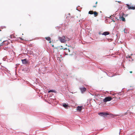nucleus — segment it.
<instances>
[{"label":"nucleus","mask_w":135,"mask_h":135,"mask_svg":"<svg viewBox=\"0 0 135 135\" xmlns=\"http://www.w3.org/2000/svg\"><path fill=\"white\" fill-rule=\"evenodd\" d=\"M97 3H98V2H97H97H95V4H96Z\"/></svg>","instance_id":"obj_21"},{"label":"nucleus","mask_w":135,"mask_h":135,"mask_svg":"<svg viewBox=\"0 0 135 135\" xmlns=\"http://www.w3.org/2000/svg\"><path fill=\"white\" fill-rule=\"evenodd\" d=\"M118 2V3H120V2H119V1Z\"/></svg>","instance_id":"obj_26"},{"label":"nucleus","mask_w":135,"mask_h":135,"mask_svg":"<svg viewBox=\"0 0 135 135\" xmlns=\"http://www.w3.org/2000/svg\"><path fill=\"white\" fill-rule=\"evenodd\" d=\"M88 13L90 15L94 14V17H96L98 15V13L96 11L93 12V11H89Z\"/></svg>","instance_id":"obj_3"},{"label":"nucleus","mask_w":135,"mask_h":135,"mask_svg":"<svg viewBox=\"0 0 135 135\" xmlns=\"http://www.w3.org/2000/svg\"><path fill=\"white\" fill-rule=\"evenodd\" d=\"M97 5H95V6H93V7L96 8V7H97Z\"/></svg>","instance_id":"obj_19"},{"label":"nucleus","mask_w":135,"mask_h":135,"mask_svg":"<svg viewBox=\"0 0 135 135\" xmlns=\"http://www.w3.org/2000/svg\"><path fill=\"white\" fill-rule=\"evenodd\" d=\"M58 39L61 43H65L66 41L69 40V39L68 38L65 36L59 37Z\"/></svg>","instance_id":"obj_1"},{"label":"nucleus","mask_w":135,"mask_h":135,"mask_svg":"<svg viewBox=\"0 0 135 135\" xmlns=\"http://www.w3.org/2000/svg\"><path fill=\"white\" fill-rule=\"evenodd\" d=\"M110 33L108 32H105L102 33L101 32H100L99 34H109Z\"/></svg>","instance_id":"obj_12"},{"label":"nucleus","mask_w":135,"mask_h":135,"mask_svg":"<svg viewBox=\"0 0 135 135\" xmlns=\"http://www.w3.org/2000/svg\"><path fill=\"white\" fill-rule=\"evenodd\" d=\"M45 38L47 40L49 41V43H50L51 42V38H50V37H46Z\"/></svg>","instance_id":"obj_11"},{"label":"nucleus","mask_w":135,"mask_h":135,"mask_svg":"<svg viewBox=\"0 0 135 135\" xmlns=\"http://www.w3.org/2000/svg\"><path fill=\"white\" fill-rule=\"evenodd\" d=\"M63 106L65 108V107H67L68 105H67V104H63Z\"/></svg>","instance_id":"obj_17"},{"label":"nucleus","mask_w":135,"mask_h":135,"mask_svg":"<svg viewBox=\"0 0 135 135\" xmlns=\"http://www.w3.org/2000/svg\"><path fill=\"white\" fill-rule=\"evenodd\" d=\"M80 89L82 93H83L86 90V88L84 87L80 88Z\"/></svg>","instance_id":"obj_8"},{"label":"nucleus","mask_w":135,"mask_h":135,"mask_svg":"<svg viewBox=\"0 0 135 135\" xmlns=\"http://www.w3.org/2000/svg\"><path fill=\"white\" fill-rule=\"evenodd\" d=\"M20 38V39L21 40H22V38Z\"/></svg>","instance_id":"obj_27"},{"label":"nucleus","mask_w":135,"mask_h":135,"mask_svg":"<svg viewBox=\"0 0 135 135\" xmlns=\"http://www.w3.org/2000/svg\"><path fill=\"white\" fill-rule=\"evenodd\" d=\"M9 44L8 42L7 41H2L0 40V46L3 45H7L8 44Z\"/></svg>","instance_id":"obj_2"},{"label":"nucleus","mask_w":135,"mask_h":135,"mask_svg":"<svg viewBox=\"0 0 135 135\" xmlns=\"http://www.w3.org/2000/svg\"><path fill=\"white\" fill-rule=\"evenodd\" d=\"M131 60L132 61H133V60L132 59H131Z\"/></svg>","instance_id":"obj_23"},{"label":"nucleus","mask_w":135,"mask_h":135,"mask_svg":"<svg viewBox=\"0 0 135 135\" xmlns=\"http://www.w3.org/2000/svg\"><path fill=\"white\" fill-rule=\"evenodd\" d=\"M6 48H8V47H6Z\"/></svg>","instance_id":"obj_29"},{"label":"nucleus","mask_w":135,"mask_h":135,"mask_svg":"<svg viewBox=\"0 0 135 135\" xmlns=\"http://www.w3.org/2000/svg\"><path fill=\"white\" fill-rule=\"evenodd\" d=\"M113 22H115V21H114L113 20Z\"/></svg>","instance_id":"obj_28"},{"label":"nucleus","mask_w":135,"mask_h":135,"mask_svg":"<svg viewBox=\"0 0 135 135\" xmlns=\"http://www.w3.org/2000/svg\"><path fill=\"white\" fill-rule=\"evenodd\" d=\"M70 49H66L65 52V54L66 55H71V54L70 53Z\"/></svg>","instance_id":"obj_7"},{"label":"nucleus","mask_w":135,"mask_h":135,"mask_svg":"<svg viewBox=\"0 0 135 135\" xmlns=\"http://www.w3.org/2000/svg\"><path fill=\"white\" fill-rule=\"evenodd\" d=\"M132 55H133V54H131V56H132Z\"/></svg>","instance_id":"obj_25"},{"label":"nucleus","mask_w":135,"mask_h":135,"mask_svg":"<svg viewBox=\"0 0 135 135\" xmlns=\"http://www.w3.org/2000/svg\"><path fill=\"white\" fill-rule=\"evenodd\" d=\"M117 34H116V36H117Z\"/></svg>","instance_id":"obj_30"},{"label":"nucleus","mask_w":135,"mask_h":135,"mask_svg":"<svg viewBox=\"0 0 135 135\" xmlns=\"http://www.w3.org/2000/svg\"><path fill=\"white\" fill-rule=\"evenodd\" d=\"M120 18L122 21H125V18L123 16H122V17H121Z\"/></svg>","instance_id":"obj_14"},{"label":"nucleus","mask_w":135,"mask_h":135,"mask_svg":"<svg viewBox=\"0 0 135 135\" xmlns=\"http://www.w3.org/2000/svg\"><path fill=\"white\" fill-rule=\"evenodd\" d=\"M126 5L129 9H135V6H130L128 4H127Z\"/></svg>","instance_id":"obj_5"},{"label":"nucleus","mask_w":135,"mask_h":135,"mask_svg":"<svg viewBox=\"0 0 135 135\" xmlns=\"http://www.w3.org/2000/svg\"><path fill=\"white\" fill-rule=\"evenodd\" d=\"M48 97V95H45V98H47ZM44 100L45 101L47 102V101L46 100V99H45V98H44Z\"/></svg>","instance_id":"obj_15"},{"label":"nucleus","mask_w":135,"mask_h":135,"mask_svg":"<svg viewBox=\"0 0 135 135\" xmlns=\"http://www.w3.org/2000/svg\"><path fill=\"white\" fill-rule=\"evenodd\" d=\"M130 73H132V71H131L130 72Z\"/></svg>","instance_id":"obj_22"},{"label":"nucleus","mask_w":135,"mask_h":135,"mask_svg":"<svg viewBox=\"0 0 135 135\" xmlns=\"http://www.w3.org/2000/svg\"><path fill=\"white\" fill-rule=\"evenodd\" d=\"M82 108V106H78L77 108V110L79 111H81Z\"/></svg>","instance_id":"obj_10"},{"label":"nucleus","mask_w":135,"mask_h":135,"mask_svg":"<svg viewBox=\"0 0 135 135\" xmlns=\"http://www.w3.org/2000/svg\"><path fill=\"white\" fill-rule=\"evenodd\" d=\"M22 62L23 64H25L27 63V60L26 59H25L23 60H22Z\"/></svg>","instance_id":"obj_9"},{"label":"nucleus","mask_w":135,"mask_h":135,"mask_svg":"<svg viewBox=\"0 0 135 135\" xmlns=\"http://www.w3.org/2000/svg\"><path fill=\"white\" fill-rule=\"evenodd\" d=\"M41 96V98L42 97V96H40V97Z\"/></svg>","instance_id":"obj_24"},{"label":"nucleus","mask_w":135,"mask_h":135,"mask_svg":"<svg viewBox=\"0 0 135 135\" xmlns=\"http://www.w3.org/2000/svg\"><path fill=\"white\" fill-rule=\"evenodd\" d=\"M48 92V93H50V92L56 93V91L55 90H52L49 91Z\"/></svg>","instance_id":"obj_13"},{"label":"nucleus","mask_w":135,"mask_h":135,"mask_svg":"<svg viewBox=\"0 0 135 135\" xmlns=\"http://www.w3.org/2000/svg\"><path fill=\"white\" fill-rule=\"evenodd\" d=\"M112 99V98L108 97L105 98L104 99H103V101L104 102H106L108 101H109L111 100Z\"/></svg>","instance_id":"obj_4"},{"label":"nucleus","mask_w":135,"mask_h":135,"mask_svg":"<svg viewBox=\"0 0 135 135\" xmlns=\"http://www.w3.org/2000/svg\"><path fill=\"white\" fill-rule=\"evenodd\" d=\"M99 115L101 116H104L108 115V114L107 113L100 112L98 113Z\"/></svg>","instance_id":"obj_6"},{"label":"nucleus","mask_w":135,"mask_h":135,"mask_svg":"<svg viewBox=\"0 0 135 135\" xmlns=\"http://www.w3.org/2000/svg\"><path fill=\"white\" fill-rule=\"evenodd\" d=\"M127 58H129L131 59H132V58L130 56H128L126 57Z\"/></svg>","instance_id":"obj_18"},{"label":"nucleus","mask_w":135,"mask_h":135,"mask_svg":"<svg viewBox=\"0 0 135 135\" xmlns=\"http://www.w3.org/2000/svg\"><path fill=\"white\" fill-rule=\"evenodd\" d=\"M103 35H104L106 36V35H108V34H102Z\"/></svg>","instance_id":"obj_20"},{"label":"nucleus","mask_w":135,"mask_h":135,"mask_svg":"<svg viewBox=\"0 0 135 135\" xmlns=\"http://www.w3.org/2000/svg\"><path fill=\"white\" fill-rule=\"evenodd\" d=\"M124 32L125 33H127L128 32H127V30L126 29H124Z\"/></svg>","instance_id":"obj_16"}]
</instances>
